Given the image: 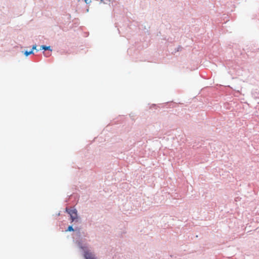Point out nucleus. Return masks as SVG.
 I'll return each instance as SVG.
<instances>
[{
	"instance_id": "1",
	"label": "nucleus",
	"mask_w": 259,
	"mask_h": 259,
	"mask_svg": "<svg viewBox=\"0 0 259 259\" xmlns=\"http://www.w3.org/2000/svg\"><path fill=\"white\" fill-rule=\"evenodd\" d=\"M66 211L70 214V218L72 222L74 221L77 218V211L76 209H70L67 208L66 209Z\"/></svg>"
},
{
	"instance_id": "5",
	"label": "nucleus",
	"mask_w": 259,
	"mask_h": 259,
	"mask_svg": "<svg viewBox=\"0 0 259 259\" xmlns=\"http://www.w3.org/2000/svg\"><path fill=\"white\" fill-rule=\"evenodd\" d=\"M73 230H73L72 227L70 226L68 227L67 231H72Z\"/></svg>"
},
{
	"instance_id": "6",
	"label": "nucleus",
	"mask_w": 259,
	"mask_h": 259,
	"mask_svg": "<svg viewBox=\"0 0 259 259\" xmlns=\"http://www.w3.org/2000/svg\"><path fill=\"white\" fill-rule=\"evenodd\" d=\"M36 48V46L35 45L33 46L31 50L33 51L34 49H35Z\"/></svg>"
},
{
	"instance_id": "4",
	"label": "nucleus",
	"mask_w": 259,
	"mask_h": 259,
	"mask_svg": "<svg viewBox=\"0 0 259 259\" xmlns=\"http://www.w3.org/2000/svg\"><path fill=\"white\" fill-rule=\"evenodd\" d=\"M41 48H42V49L45 50H50V46L47 47V46H42L41 47Z\"/></svg>"
},
{
	"instance_id": "2",
	"label": "nucleus",
	"mask_w": 259,
	"mask_h": 259,
	"mask_svg": "<svg viewBox=\"0 0 259 259\" xmlns=\"http://www.w3.org/2000/svg\"><path fill=\"white\" fill-rule=\"evenodd\" d=\"M84 256L85 259H96L94 254L88 251H85Z\"/></svg>"
},
{
	"instance_id": "3",
	"label": "nucleus",
	"mask_w": 259,
	"mask_h": 259,
	"mask_svg": "<svg viewBox=\"0 0 259 259\" xmlns=\"http://www.w3.org/2000/svg\"><path fill=\"white\" fill-rule=\"evenodd\" d=\"M31 54H33V51L32 50H31L29 52L25 51V53H24V54L26 56H28L29 55H30Z\"/></svg>"
}]
</instances>
